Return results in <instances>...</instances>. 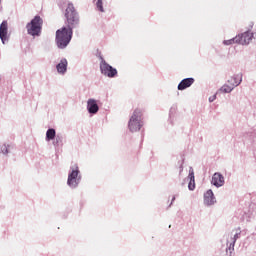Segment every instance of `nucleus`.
Returning a JSON list of instances; mask_svg holds the SVG:
<instances>
[{"label": "nucleus", "mask_w": 256, "mask_h": 256, "mask_svg": "<svg viewBox=\"0 0 256 256\" xmlns=\"http://www.w3.org/2000/svg\"><path fill=\"white\" fill-rule=\"evenodd\" d=\"M0 81H1V76H0Z\"/></svg>", "instance_id": "c85d7f7f"}, {"label": "nucleus", "mask_w": 256, "mask_h": 256, "mask_svg": "<svg viewBox=\"0 0 256 256\" xmlns=\"http://www.w3.org/2000/svg\"><path fill=\"white\" fill-rule=\"evenodd\" d=\"M193 83H195L194 78H185L178 84L177 89L178 91H185V89H189Z\"/></svg>", "instance_id": "2eb2a0df"}, {"label": "nucleus", "mask_w": 256, "mask_h": 256, "mask_svg": "<svg viewBox=\"0 0 256 256\" xmlns=\"http://www.w3.org/2000/svg\"><path fill=\"white\" fill-rule=\"evenodd\" d=\"M235 87L232 84H224L218 91L220 93H231Z\"/></svg>", "instance_id": "412c9836"}, {"label": "nucleus", "mask_w": 256, "mask_h": 256, "mask_svg": "<svg viewBox=\"0 0 256 256\" xmlns=\"http://www.w3.org/2000/svg\"><path fill=\"white\" fill-rule=\"evenodd\" d=\"M145 125L143 120V110L137 108L133 111L128 121V129L130 133H137L141 131V128Z\"/></svg>", "instance_id": "7ed1b4c3"}, {"label": "nucleus", "mask_w": 256, "mask_h": 256, "mask_svg": "<svg viewBox=\"0 0 256 256\" xmlns=\"http://www.w3.org/2000/svg\"><path fill=\"white\" fill-rule=\"evenodd\" d=\"M215 203H217V198L215 197L213 190H207L203 195V204L205 207H213Z\"/></svg>", "instance_id": "1a4fd4ad"}, {"label": "nucleus", "mask_w": 256, "mask_h": 256, "mask_svg": "<svg viewBox=\"0 0 256 256\" xmlns=\"http://www.w3.org/2000/svg\"><path fill=\"white\" fill-rule=\"evenodd\" d=\"M236 37L238 39V45H249V43L253 41L254 34L251 30H248L244 33L238 34Z\"/></svg>", "instance_id": "6e6552de"}, {"label": "nucleus", "mask_w": 256, "mask_h": 256, "mask_svg": "<svg viewBox=\"0 0 256 256\" xmlns=\"http://www.w3.org/2000/svg\"><path fill=\"white\" fill-rule=\"evenodd\" d=\"M26 31L30 37H41L43 31V18L36 15L30 22L26 24Z\"/></svg>", "instance_id": "20e7f679"}, {"label": "nucleus", "mask_w": 256, "mask_h": 256, "mask_svg": "<svg viewBox=\"0 0 256 256\" xmlns=\"http://www.w3.org/2000/svg\"><path fill=\"white\" fill-rule=\"evenodd\" d=\"M256 215V207L255 204L250 205L249 209L244 211L242 216H241V221H246L249 223L251 219H255Z\"/></svg>", "instance_id": "9b49d317"}, {"label": "nucleus", "mask_w": 256, "mask_h": 256, "mask_svg": "<svg viewBox=\"0 0 256 256\" xmlns=\"http://www.w3.org/2000/svg\"><path fill=\"white\" fill-rule=\"evenodd\" d=\"M96 1V9L100 11V13H105V8H103V0H95Z\"/></svg>", "instance_id": "b1692460"}, {"label": "nucleus", "mask_w": 256, "mask_h": 256, "mask_svg": "<svg viewBox=\"0 0 256 256\" xmlns=\"http://www.w3.org/2000/svg\"><path fill=\"white\" fill-rule=\"evenodd\" d=\"M11 146L7 143H0V155H9V148Z\"/></svg>", "instance_id": "aec40b11"}, {"label": "nucleus", "mask_w": 256, "mask_h": 256, "mask_svg": "<svg viewBox=\"0 0 256 256\" xmlns=\"http://www.w3.org/2000/svg\"><path fill=\"white\" fill-rule=\"evenodd\" d=\"M237 239H241V228L235 229L230 234V239L227 240V246L230 251H235V243H237Z\"/></svg>", "instance_id": "0eeeda50"}, {"label": "nucleus", "mask_w": 256, "mask_h": 256, "mask_svg": "<svg viewBox=\"0 0 256 256\" xmlns=\"http://www.w3.org/2000/svg\"><path fill=\"white\" fill-rule=\"evenodd\" d=\"M235 43L239 44V40L237 39V36L232 39L223 41V45H226V46L235 45Z\"/></svg>", "instance_id": "5701e85b"}, {"label": "nucleus", "mask_w": 256, "mask_h": 256, "mask_svg": "<svg viewBox=\"0 0 256 256\" xmlns=\"http://www.w3.org/2000/svg\"><path fill=\"white\" fill-rule=\"evenodd\" d=\"M87 111L90 115H97L99 113V104L98 101L90 98L87 100Z\"/></svg>", "instance_id": "f8f14e48"}, {"label": "nucleus", "mask_w": 256, "mask_h": 256, "mask_svg": "<svg viewBox=\"0 0 256 256\" xmlns=\"http://www.w3.org/2000/svg\"><path fill=\"white\" fill-rule=\"evenodd\" d=\"M100 73L104 75V77H108L109 79H115L117 77V68H113V66L109 65L107 61L100 56Z\"/></svg>", "instance_id": "423d86ee"}, {"label": "nucleus", "mask_w": 256, "mask_h": 256, "mask_svg": "<svg viewBox=\"0 0 256 256\" xmlns=\"http://www.w3.org/2000/svg\"><path fill=\"white\" fill-rule=\"evenodd\" d=\"M53 147L57 150L59 147H63V135L57 134L52 142Z\"/></svg>", "instance_id": "a211bd4d"}, {"label": "nucleus", "mask_w": 256, "mask_h": 256, "mask_svg": "<svg viewBox=\"0 0 256 256\" xmlns=\"http://www.w3.org/2000/svg\"><path fill=\"white\" fill-rule=\"evenodd\" d=\"M81 179H83V176H81V170H79V165L73 164L72 166H70L67 178L68 187L70 189H77V187H79V185L81 184Z\"/></svg>", "instance_id": "39448f33"}, {"label": "nucleus", "mask_w": 256, "mask_h": 256, "mask_svg": "<svg viewBox=\"0 0 256 256\" xmlns=\"http://www.w3.org/2000/svg\"><path fill=\"white\" fill-rule=\"evenodd\" d=\"M170 205H173V202H171V204Z\"/></svg>", "instance_id": "cd10ccee"}, {"label": "nucleus", "mask_w": 256, "mask_h": 256, "mask_svg": "<svg viewBox=\"0 0 256 256\" xmlns=\"http://www.w3.org/2000/svg\"><path fill=\"white\" fill-rule=\"evenodd\" d=\"M188 179L190 181L188 184L189 191H195V172L193 168L189 169Z\"/></svg>", "instance_id": "f3484780"}, {"label": "nucleus", "mask_w": 256, "mask_h": 256, "mask_svg": "<svg viewBox=\"0 0 256 256\" xmlns=\"http://www.w3.org/2000/svg\"><path fill=\"white\" fill-rule=\"evenodd\" d=\"M229 85L239 87L243 83V74H236L228 80Z\"/></svg>", "instance_id": "dca6fc26"}, {"label": "nucleus", "mask_w": 256, "mask_h": 256, "mask_svg": "<svg viewBox=\"0 0 256 256\" xmlns=\"http://www.w3.org/2000/svg\"><path fill=\"white\" fill-rule=\"evenodd\" d=\"M8 31H9V25L7 21L4 20L0 24V39L3 44H5L6 41H9Z\"/></svg>", "instance_id": "ddd939ff"}, {"label": "nucleus", "mask_w": 256, "mask_h": 256, "mask_svg": "<svg viewBox=\"0 0 256 256\" xmlns=\"http://www.w3.org/2000/svg\"><path fill=\"white\" fill-rule=\"evenodd\" d=\"M68 65H69V62L65 58H62L60 62L56 65L57 73L59 75H65V73H67Z\"/></svg>", "instance_id": "4468645a"}, {"label": "nucleus", "mask_w": 256, "mask_h": 256, "mask_svg": "<svg viewBox=\"0 0 256 256\" xmlns=\"http://www.w3.org/2000/svg\"><path fill=\"white\" fill-rule=\"evenodd\" d=\"M174 111H175V107H172L170 109V118H169V123H171V125H173V117H171V115H173Z\"/></svg>", "instance_id": "393cba45"}, {"label": "nucleus", "mask_w": 256, "mask_h": 256, "mask_svg": "<svg viewBox=\"0 0 256 256\" xmlns=\"http://www.w3.org/2000/svg\"><path fill=\"white\" fill-rule=\"evenodd\" d=\"M72 39L73 30H69L67 27L63 26L56 31L55 43L58 49H67Z\"/></svg>", "instance_id": "f03ea898"}, {"label": "nucleus", "mask_w": 256, "mask_h": 256, "mask_svg": "<svg viewBox=\"0 0 256 256\" xmlns=\"http://www.w3.org/2000/svg\"><path fill=\"white\" fill-rule=\"evenodd\" d=\"M64 17H65V25L66 29L73 31V29H77L81 23V18L79 16V12H77V9H75V6L73 3H68L65 11H64Z\"/></svg>", "instance_id": "f257e3e1"}, {"label": "nucleus", "mask_w": 256, "mask_h": 256, "mask_svg": "<svg viewBox=\"0 0 256 256\" xmlns=\"http://www.w3.org/2000/svg\"><path fill=\"white\" fill-rule=\"evenodd\" d=\"M215 99H217V94H214V95L210 96L208 98V101H209V103H213V101H215Z\"/></svg>", "instance_id": "a878e982"}, {"label": "nucleus", "mask_w": 256, "mask_h": 256, "mask_svg": "<svg viewBox=\"0 0 256 256\" xmlns=\"http://www.w3.org/2000/svg\"><path fill=\"white\" fill-rule=\"evenodd\" d=\"M57 136V132L55 131V128H49L46 131V141H53L55 137Z\"/></svg>", "instance_id": "6ab92c4d"}, {"label": "nucleus", "mask_w": 256, "mask_h": 256, "mask_svg": "<svg viewBox=\"0 0 256 256\" xmlns=\"http://www.w3.org/2000/svg\"><path fill=\"white\" fill-rule=\"evenodd\" d=\"M211 185L216 187V189L223 187V185H225V176H223V174L220 172L214 173L212 175Z\"/></svg>", "instance_id": "9d476101"}, {"label": "nucleus", "mask_w": 256, "mask_h": 256, "mask_svg": "<svg viewBox=\"0 0 256 256\" xmlns=\"http://www.w3.org/2000/svg\"><path fill=\"white\" fill-rule=\"evenodd\" d=\"M233 251L235 250H230L229 246H227L226 249L218 251L216 256H233Z\"/></svg>", "instance_id": "4be33fe9"}, {"label": "nucleus", "mask_w": 256, "mask_h": 256, "mask_svg": "<svg viewBox=\"0 0 256 256\" xmlns=\"http://www.w3.org/2000/svg\"><path fill=\"white\" fill-rule=\"evenodd\" d=\"M175 199H176V197L173 196L171 202L174 203V202H175Z\"/></svg>", "instance_id": "bb28decb"}]
</instances>
